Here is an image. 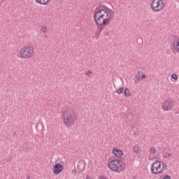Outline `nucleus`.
I'll list each match as a JSON object with an SVG mask.
<instances>
[{"label": "nucleus", "instance_id": "obj_1", "mask_svg": "<svg viewBox=\"0 0 179 179\" xmlns=\"http://www.w3.org/2000/svg\"><path fill=\"white\" fill-rule=\"evenodd\" d=\"M93 17L97 26H108L113 22L114 10L107 7H98L94 10Z\"/></svg>", "mask_w": 179, "mask_h": 179}, {"label": "nucleus", "instance_id": "obj_2", "mask_svg": "<svg viewBox=\"0 0 179 179\" xmlns=\"http://www.w3.org/2000/svg\"><path fill=\"white\" fill-rule=\"evenodd\" d=\"M17 56L22 59H27L34 56V48L31 45H24L17 52Z\"/></svg>", "mask_w": 179, "mask_h": 179}, {"label": "nucleus", "instance_id": "obj_3", "mask_svg": "<svg viewBox=\"0 0 179 179\" xmlns=\"http://www.w3.org/2000/svg\"><path fill=\"white\" fill-rule=\"evenodd\" d=\"M63 122L66 128H71L75 125V113L71 110H66L62 115Z\"/></svg>", "mask_w": 179, "mask_h": 179}, {"label": "nucleus", "instance_id": "obj_4", "mask_svg": "<svg viewBox=\"0 0 179 179\" xmlns=\"http://www.w3.org/2000/svg\"><path fill=\"white\" fill-rule=\"evenodd\" d=\"M110 170L115 173H121L125 170V164L121 159H113L108 164Z\"/></svg>", "mask_w": 179, "mask_h": 179}, {"label": "nucleus", "instance_id": "obj_5", "mask_svg": "<svg viewBox=\"0 0 179 179\" xmlns=\"http://www.w3.org/2000/svg\"><path fill=\"white\" fill-rule=\"evenodd\" d=\"M164 170V163L160 161H155L151 164L150 171L152 174L157 176L162 174Z\"/></svg>", "mask_w": 179, "mask_h": 179}, {"label": "nucleus", "instance_id": "obj_6", "mask_svg": "<svg viewBox=\"0 0 179 179\" xmlns=\"http://www.w3.org/2000/svg\"><path fill=\"white\" fill-rule=\"evenodd\" d=\"M152 12L156 13L162 12L166 8V3L163 0H152L150 4Z\"/></svg>", "mask_w": 179, "mask_h": 179}, {"label": "nucleus", "instance_id": "obj_7", "mask_svg": "<svg viewBox=\"0 0 179 179\" xmlns=\"http://www.w3.org/2000/svg\"><path fill=\"white\" fill-rule=\"evenodd\" d=\"M174 108V101L171 99H166L162 103V110L164 112L171 111Z\"/></svg>", "mask_w": 179, "mask_h": 179}, {"label": "nucleus", "instance_id": "obj_8", "mask_svg": "<svg viewBox=\"0 0 179 179\" xmlns=\"http://www.w3.org/2000/svg\"><path fill=\"white\" fill-rule=\"evenodd\" d=\"M160 156V152L156 149V147H151L149 150L148 159L155 160L159 159Z\"/></svg>", "mask_w": 179, "mask_h": 179}, {"label": "nucleus", "instance_id": "obj_9", "mask_svg": "<svg viewBox=\"0 0 179 179\" xmlns=\"http://www.w3.org/2000/svg\"><path fill=\"white\" fill-rule=\"evenodd\" d=\"M52 171L54 176H59V174L64 171V165L61 163H56L53 164Z\"/></svg>", "mask_w": 179, "mask_h": 179}, {"label": "nucleus", "instance_id": "obj_10", "mask_svg": "<svg viewBox=\"0 0 179 179\" xmlns=\"http://www.w3.org/2000/svg\"><path fill=\"white\" fill-rule=\"evenodd\" d=\"M146 74L143 71H138L135 76V82L139 83L142 80V79H145Z\"/></svg>", "mask_w": 179, "mask_h": 179}, {"label": "nucleus", "instance_id": "obj_11", "mask_svg": "<svg viewBox=\"0 0 179 179\" xmlns=\"http://www.w3.org/2000/svg\"><path fill=\"white\" fill-rule=\"evenodd\" d=\"M113 155H114L116 157H121L124 155L122 150L120 148H113Z\"/></svg>", "mask_w": 179, "mask_h": 179}, {"label": "nucleus", "instance_id": "obj_12", "mask_svg": "<svg viewBox=\"0 0 179 179\" xmlns=\"http://www.w3.org/2000/svg\"><path fill=\"white\" fill-rule=\"evenodd\" d=\"M173 48L176 52H179V38H176L173 43Z\"/></svg>", "mask_w": 179, "mask_h": 179}, {"label": "nucleus", "instance_id": "obj_13", "mask_svg": "<svg viewBox=\"0 0 179 179\" xmlns=\"http://www.w3.org/2000/svg\"><path fill=\"white\" fill-rule=\"evenodd\" d=\"M35 2L38 5H48L50 0H35Z\"/></svg>", "mask_w": 179, "mask_h": 179}, {"label": "nucleus", "instance_id": "obj_14", "mask_svg": "<svg viewBox=\"0 0 179 179\" xmlns=\"http://www.w3.org/2000/svg\"><path fill=\"white\" fill-rule=\"evenodd\" d=\"M133 150L136 155H139V152H141V149L139 145H135L133 148Z\"/></svg>", "mask_w": 179, "mask_h": 179}, {"label": "nucleus", "instance_id": "obj_15", "mask_svg": "<svg viewBox=\"0 0 179 179\" xmlns=\"http://www.w3.org/2000/svg\"><path fill=\"white\" fill-rule=\"evenodd\" d=\"M124 96L125 97H129L131 96V92L128 88H125L124 90Z\"/></svg>", "mask_w": 179, "mask_h": 179}, {"label": "nucleus", "instance_id": "obj_16", "mask_svg": "<svg viewBox=\"0 0 179 179\" xmlns=\"http://www.w3.org/2000/svg\"><path fill=\"white\" fill-rule=\"evenodd\" d=\"M124 92V88H119L117 90L116 93L117 94H122V92Z\"/></svg>", "mask_w": 179, "mask_h": 179}, {"label": "nucleus", "instance_id": "obj_17", "mask_svg": "<svg viewBox=\"0 0 179 179\" xmlns=\"http://www.w3.org/2000/svg\"><path fill=\"white\" fill-rule=\"evenodd\" d=\"M162 179H171V176H170V175L166 174L164 175V176H161Z\"/></svg>", "mask_w": 179, "mask_h": 179}, {"label": "nucleus", "instance_id": "obj_18", "mask_svg": "<svg viewBox=\"0 0 179 179\" xmlns=\"http://www.w3.org/2000/svg\"><path fill=\"white\" fill-rule=\"evenodd\" d=\"M171 78L172 79H174V80H178V76H177V74H172Z\"/></svg>", "mask_w": 179, "mask_h": 179}, {"label": "nucleus", "instance_id": "obj_19", "mask_svg": "<svg viewBox=\"0 0 179 179\" xmlns=\"http://www.w3.org/2000/svg\"><path fill=\"white\" fill-rule=\"evenodd\" d=\"M86 75H87V76H92V75H93V71H88L86 72Z\"/></svg>", "mask_w": 179, "mask_h": 179}, {"label": "nucleus", "instance_id": "obj_20", "mask_svg": "<svg viewBox=\"0 0 179 179\" xmlns=\"http://www.w3.org/2000/svg\"><path fill=\"white\" fill-rule=\"evenodd\" d=\"M98 179H108V178L106 176H99Z\"/></svg>", "mask_w": 179, "mask_h": 179}, {"label": "nucleus", "instance_id": "obj_21", "mask_svg": "<svg viewBox=\"0 0 179 179\" xmlns=\"http://www.w3.org/2000/svg\"><path fill=\"white\" fill-rule=\"evenodd\" d=\"M86 179H93V178H92V177L90 176H87Z\"/></svg>", "mask_w": 179, "mask_h": 179}, {"label": "nucleus", "instance_id": "obj_22", "mask_svg": "<svg viewBox=\"0 0 179 179\" xmlns=\"http://www.w3.org/2000/svg\"><path fill=\"white\" fill-rule=\"evenodd\" d=\"M44 30H45V28H43L42 29V31H44Z\"/></svg>", "mask_w": 179, "mask_h": 179}]
</instances>
